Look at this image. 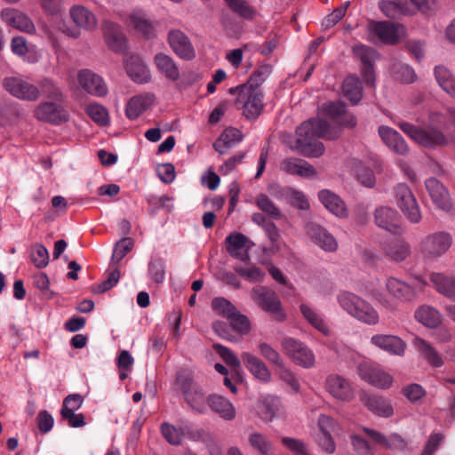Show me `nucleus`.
<instances>
[{"mask_svg": "<svg viewBox=\"0 0 455 455\" xmlns=\"http://www.w3.org/2000/svg\"><path fill=\"white\" fill-rule=\"evenodd\" d=\"M339 134L340 130L331 128L326 121L309 119L297 128L295 149L307 157H319L324 153V147L317 139L335 140Z\"/></svg>", "mask_w": 455, "mask_h": 455, "instance_id": "1", "label": "nucleus"}, {"mask_svg": "<svg viewBox=\"0 0 455 455\" xmlns=\"http://www.w3.org/2000/svg\"><path fill=\"white\" fill-rule=\"evenodd\" d=\"M430 124L427 127H418L408 122H399V128L413 141L427 148L444 147L449 140L435 124H442L443 117L438 113H432L429 116Z\"/></svg>", "mask_w": 455, "mask_h": 455, "instance_id": "2", "label": "nucleus"}, {"mask_svg": "<svg viewBox=\"0 0 455 455\" xmlns=\"http://www.w3.org/2000/svg\"><path fill=\"white\" fill-rule=\"evenodd\" d=\"M177 383L189 410L199 415L208 414L210 394H207L204 387L185 373L178 374Z\"/></svg>", "mask_w": 455, "mask_h": 455, "instance_id": "3", "label": "nucleus"}, {"mask_svg": "<svg viewBox=\"0 0 455 455\" xmlns=\"http://www.w3.org/2000/svg\"><path fill=\"white\" fill-rule=\"evenodd\" d=\"M337 299L343 310L357 321L367 325H376L379 323V315L374 307L355 293L340 292Z\"/></svg>", "mask_w": 455, "mask_h": 455, "instance_id": "4", "label": "nucleus"}, {"mask_svg": "<svg viewBox=\"0 0 455 455\" xmlns=\"http://www.w3.org/2000/svg\"><path fill=\"white\" fill-rule=\"evenodd\" d=\"M453 243L452 235L445 230H436L423 236L417 250L423 260L434 262L443 257Z\"/></svg>", "mask_w": 455, "mask_h": 455, "instance_id": "5", "label": "nucleus"}, {"mask_svg": "<svg viewBox=\"0 0 455 455\" xmlns=\"http://www.w3.org/2000/svg\"><path fill=\"white\" fill-rule=\"evenodd\" d=\"M395 202L406 220L412 224H418L422 220L419 204L411 189L404 183H399L394 188Z\"/></svg>", "mask_w": 455, "mask_h": 455, "instance_id": "6", "label": "nucleus"}, {"mask_svg": "<svg viewBox=\"0 0 455 455\" xmlns=\"http://www.w3.org/2000/svg\"><path fill=\"white\" fill-rule=\"evenodd\" d=\"M235 105L247 119L254 120L263 109V93L259 88L241 86Z\"/></svg>", "mask_w": 455, "mask_h": 455, "instance_id": "7", "label": "nucleus"}, {"mask_svg": "<svg viewBox=\"0 0 455 455\" xmlns=\"http://www.w3.org/2000/svg\"><path fill=\"white\" fill-rule=\"evenodd\" d=\"M281 347L284 354L296 364L305 368H310L314 365L315 355L313 351L299 340L286 337L282 339Z\"/></svg>", "mask_w": 455, "mask_h": 455, "instance_id": "8", "label": "nucleus"}, {"mask_svg": "<svg viewBox=\"0 0 455 455\" xmlns=\"http://www.w3.org/2000/svg\"><path fill=\"white\" fill-rule=\"evenodd\" d=\"M358 373L362 379L378 388L387 389L393 383V377L372 362L361 363Z\"/></svg>", "mask_w": 455, "mask_h": 455, "instance_id": "9", "label": "nucleus"}, {"mask_svg": "<svg viewBox=\"0 0 455 455\" xmlns=\"http://www.w3.org/2000/svg\"><path fill=\"white\" fill-rule=\"evenodd\" d=\"M400 28L402 27L399 24L389 21L371 22L368 27V37L373 43L394 44L400 38Z\"/></svg>", "mask_w": 455, "mask_h": 455, "instance_id": "10", "label": "nucleus"}, {"mask_svg": "<svg viewBox=\"0 0 455 455\" xmlns=\"http://www.w3.org/2000/svg\"><path fill=\"white\" fill-rule=\"evenodd\" d=\"M252 299L264 311L276 315L280 320L283 319L282 303L273 290L265 286L255 287L252 290Z\"/></svg>", "mask_w": 455, "mask_h": 455, "instance_id": "11", "label": "nucleus"}, {"mask_svg": "<svg viewBox=\"0 0 455 455\" xmlns=\"http://www.w3.org/2000/svg\"><path fill=\"white\" fill-rule=\"evenodd\" d=\"M317 425L321 435L317 437L319 446L325 452L331 454L336 450L335 442L331 436V433L339 435L342 431L339 425L330 416L321 414L318 418Z\"/></svg>", "mask_w": 455, "mask_h": 455, "instance_id": "12", "label": "nucleus"}, {"mask_svg": "<svg viewBox=\"0 0 455 455\" xmlns=\"http://www.w3.org/2000/svg\"><path fill=\"white\" fill-rule=\"evenodd\" d=\"M61 102L53 100L39 104L34 111L36 118L52 124H60L67 122L69 115Z\"/></svg>", "mask_w": 455, "mask_h": 455, "instance_id": "13", "label": "nucleus"}, {"mask_svg": "<svg viewBox=\"0 0 455 455\" xmlns=\"http://www.w3.org/2000/svg\"><path fill=\"white\" fill-rule=\"evenodd\" d=\"M167 43L172 52L181 60H192L196 58V50L189 37L180 29H171L167 34Z\"/></svg>", "mask_w": 455, "mask_h": 455, "instance_id": "14", "label": "nucleus"}, {"mask_svg": "<svg viewBox=\"0 0 455 455\" xmlns=\"http://www.w3.org/2000/svg\"><path fill=\"white\" fill-rule=\"evenodd\" d=\"M3 86L12 96L28 101H36L40 97L37 86L19 77H7L3 81Z\"/></svg>", "mask_w": 455, "mask_h": 455, "instance_id": "15", "label": "nucleus"}, {"mask_svg": "<svg viewBox=\"0 0 455 455\" xmlns=\"http://www.w3.org/2000/svg\"><path fill=\"white\" fill-rule=\"evenodd\" d=\"M426 190L434 205L439 210L449 212L452 209V202L446 187L436 178L431 177L425 180Z\"/></svg>", "mask_w": 455, "mask_h": 455, "instance_id": "16", "label": "nucleus"}, {"mask_svg": "<svg viewBox=\"0 0 455 455\" xmlns=\"http://www.w3.org/2000/svg\"><path fill=\"white\" fill-rule=\"evenodd\" d=\"M1 20L7 26L20 32L34 35L36 32V26L31 18L25 12L15 8H4L0 13Z\"/></svg>", "mask_w": 455, "mask_h": 455, "instance_id": "17", "label": "nucleus"}, {"mask_svg": "<svg viewBox=\"0 0 455 455\" xmlns=\"http://www.w3.org/2000/svg\"><path fill=\"white\" fill-rule=\"evenodd\" d=\"M325 388L338 401L349 402L355 397V390L351 383L337 374H331L326 378Z\"/></svg>", "mask_w": 455, "mask_h": 455, "instance_id": "18", "label": "nucleus"}, {"mask_svg": "<svg viewBox=\"0 0 455 455\" xmlns=\"http://www.w3.org/2000/svg\"><path fill=\"white\" fill-rule=\"evenodd\" d=\"M227 250L235 259L243 262L250 260L249 251L254 245L244 235L232 233L226 238Z\"/></svg>", "mask_w": 455, "mask_h": 455, "instance_id": "19", "label": "nucleus"}, {"mask_svg": "<svg viewBox=\"0 0 455 455\" xmlns=\"http://www.w3.org/2000/svg\"><path fill=\"white\" fill-rule=\"evenodd\" d=\"M127 26L146 38L155 36V22L150 19L148 14L141 9L133 10L129 14Z\"/></svg>", "mask_w": 455, "mask_h": 455, "instance_id": "20", "label": "nucleus"}, {"mask_svg": "<svg viewBox=\"0 0 455 455\" xmlns=\"http://www.w3.org/2000/svg\"><path fill=\"white\" fill-rule=\"evenodd\" d=\"M371 344L392 355L403 356L407 345L400 337L390 334H375Z\"/></svg>", "mask_w": 455, "mask_h": 455, "instance_id": "21", "label": "nucleus"}, {"mask_svg": "<svg viewBox=\"0 0 455 455\" xmlns=\"http://www.w3.org/2000/svg\"><path fill=\"white\" fill-rule=\"evenodd\" d=\"M374 219L376 225L391 234L402 232L398 212L389 206H381L375 210Z\"/></svg>", "mask_w": 455, "mask_h": 455, "instance_id": "22", "label": "nucleus"}, {"mask_svg": "<svg viewBox=\"0 0 455 455\" xmlns=\"http://www.w3.org/2000/svg\"><path fill=\"white\" fill-rule=\"evenodd\" d=\"M79 85L88 93L103 97L108 93V86L103 78L91 70L84 69L78 75Z\"/></svg>", "mask_w": 455, "mask_h": 455, "instance_id": "23", "label": "nucleus"}, {"mask_svg": "<svg viewBox=\"0 0 455 455\" xmlns=\"http://www.w3.org/2000/svg\"><path fill=\"white\" fill-rule=\"evenodd\" d=\"M307 235L310 239L325 251H335L338 243L334 236L325 228L316 223H308L306 226Z\"/></svg>", "mask_w": 455, "mask_h": 455, "instance_id": "24", "label": "nucleus"}, {"mask_svg": "<svg viewBox=\"0 0 455 455\" xmlns=\"http://www.w3.org/2000/svg\"><path fill=\"white\" fill-rule=\"evenodd\" d=\"M103 30L108 46L114 52L121 53L127 49V39L120 25L105 21Z\"/></svg>", "mask_w": 455, "mask_h": 455, "instance_id": "25", "label": "nucleus"}, {"mask_svg": "<svg viewBox=\"0 0 455 455\" xmlns=\"http://www.w3.org/2000/svg\"><path fill=\"white\" fill-rule=\"evenodd\" d=\"M209 411L217 414L225 421H233L236 418V409L234 403L219 394H210Z\"/></svg>", "mask_w": 455, "mask_h": 455, "instance_id": "26", "label": "nucleus"}, {"mask_svg": "<svg viewBox=\"0 0 455 455\" xmlns=\"http://www.w3.org/2000/svg\"><path fill=\"white\" fill-rule=\"evenodd\" d=\"M69 17L75 25L80 29L93 31L98 27L96 15L84 5H73L69 9Z\"/></svg>", "mask_w": 455, "mask_h": 455, "instance_id": "27", "label": "nucleus"}, {"mask_svg": "<svg viewBox=\"0 0 455 455\" xmlns=\"http://www.w3.org/2000/svg\"><path fill=\"white\" fill-rule=\"evenodd\" d=\"M379 134L385 145L394 153L402 156L408 154L409 146L398 132L387 126H380Z\"/></svg>", "mask_w": 455, "mask_h": 455, "instance_id": "28", "label": "nucleus"}, {"mask_svg": "<svg viewBox=\"0 0 455 455\" xmlns=\"http://www.w3.org/2000/svg\"><path fill=\"white\" fill-rule=\"evenodd\" d=\"M241 358L244 366L257 379L264 383L271 381V372L261 359L249 352L242 353Z\"/></svg>", "mask_w": 455, "mask_h": 455, "instance_id": "29", "label": "nucleus"}, {"mask_svg": "<svg viewBox=\"0 0 455 455\" xmlns=\"http://www.w3.org/2000/svg\"><path fill=\"white\" fill-rule=\"evenodd\" d=\"M154 63L157 71L165 78L172 82L179 80L180 68L172 56L164 52H157L154 56Z\"/></svg>", "mask_w": 455, "mask_h": 455, "instance_id": "30", "label": "nucleus"}, {"mask_svg": "<svg viewBox=\"0 0 455 455\" xmlns=\"http://www.w3.org/2000/svg\"><path fill=\"white\" fill-rule=\"evenodd\" d=\"M318 198L323 206L339 218L348 216V211L343 200L335 193L323 189L318 193Z\"/></svg>", "mask_w": 455, "mask_h": 455, "instance_id": "31", "label": "nucleus"}, {"mask_svg": "<svg viewBox=\"0 0 455 455\" xmlns=\"http://www.w3.org/2000/svg\"><path fill=\"white\" fill-rule=\"evenodd\" d=\"M281 169L288 174L311 178L316 175L315 167L305 160L286 158L281 163Z\"/></svg>", "mask_w": 455, "mask_h": 455, "instance_id": "32", "label": "nucleus"}, {"mask_svg": "<svg viewBox=\"0 0 455 455\" xmlns=\"http://www.w3.org/2000/svg\"><path fill=\"white\" fill-rule=\"evenodd\" d=\"M156 100L154 93L147 92L132 97L126 106V116L129 119L138 118L144 111L152 106Z\"/></svg>", "mask_w": 455, "mask_h": 455, "instance_id": "33", "label": "nucleus"}, {"mask_svg": "<svg viewBox=\"0 0 455 455\" xmlns=\"http://www.w3.org/2000/svg\"><path fill=\"white\" fill-rule=\"evenodd\" d=\"M412 345L431 366L439 368L443 365L444 362L441 354L428 341L419 337H415L412 340Z\"/></svg>", "mask_w": 455, "mask_h": 455, "instance_id": "34", "label": "nucleus"}, {"mask_svg": "<svg viewBox=\"0 0 455 455\" xmlns=\"http://www.w3.org/2000/svg\"><path fill=\"white\" fill-rule=\"evenodd\" d=\"M128 76L136 83L144 84L150 80V72L144 61L138 56H131L126 60Z\"/></svg>", "mask_w": 455, "mask_h": 455, "instance_id": "35", "label": "nucleus"}, {"mask_svg": "<svg viewBox=\"0 0 455 455\" xmlns=\"http://www.w3.org/2000/svg\"><path fill=\"white\" fill-rule=\"evenodd\" d=\"M386 290L392 298L400 301L411 300L415 295L414 289L411 286L395 277L387 279Z\"/></svg>", "mask_w": 455, "mask_h": 455, "instance_id": "36", "label": "nucleus"}, {"mask_svg": "<svg viewBox=\"0 0 455 455\" xmlns=\"http://www.w3.org/2000/svg\"><path fill=\"white\" fill-rule=\"evenodd\" d=\"M243 140L242 132L233 127L227 128L213 143L214 149L221 155L226 154Z\"/></svg>", "mask_w": 455, "mask_h": 455, "instance_id": "37", "label": "nucleus"}, {"mask_svg": "<svg viewBox=\"0 0 455 455\" xmlns=\"http://www.w3.org/2000/svg\"><path fill=\"white\" fill-rule=\"evenodd\" d=\"M411 249L408 242L403 239H395L385 246V255L394 262H402L411 254Z\"/></svg>", "mask_w": 455, "mask_h": 455, "instance_id": "38", "label": "nucleus"}, {"mask_svg": "<svg viewBox=\"0 0 455 455\" xmlns=\"http://www.w3.org/2000/svg\"><path fill=\"white\" fill-rule=\"evenodd\" d=\"M362 401L370 411L378 416L388 418L394 413L391 402L387 398L377 395H365L362 398Z\"/></svg>", "mask_w": 455, "mask_h": 455, "instance_id": "39", "label": "nucleus"}, {"mask_svg": "<svg viewBox=\"0 0 455 455\" xmlns=\"http://www.w3.org/2000/svg\"><path fill=\"white\" fill-rule=\"evenodd\" d=\"M415 319L426 327L434 329L442 323V316L437 309L430 306L419 307L414 314Z\"/></svg>", "mask_w": 455, "mask_h": 455, "instance_id": "40", "label": "nucleus"}, {"mask_svg": "<svg viewBox=\"0 0 455 455\" xmlns=\"http://www.w3.org/2000/svg\"><path fill=\"white\" fill-rule=\"evenodd\" d=\"M430 281L440 293L455 301L454 277L446 276L440 273H433L430 275Z\"/></svg>", "mask_w": 455, "mask_h": 455, "instance_id": "41", "label": "nucleus"}, {"mask_svg": "<svg viewBox=\"0 0 455 455\" xmlns=\"http://www.w3.org/2000/svg\"><path fill=\"white\" fill-rule=\"evenodd\" d=\"M299 308L303 317L308 322V323L325 336L330 334L327 323L313 307L307 304H301Z\"/></svg>", "mask_w": 455, "mask_h": 455, "instance_id": "42", "label": "nucleus"}, {"mask_svg": "<svg viewBox=\"0 0 455 455\" xmlns=\"http://www.w3.org/2000/svg\"><path fill=\"white\" fill-rule=\"evenodd\" d=\"M342 92L353 104L358 103L363 96L362 84L359 78L355 76H347L343 82Z\"/></svg>", "mask_w": 455, "mask_h": 455, "instance_id": "43", "label": "nucleus"}, {"mask_svg": "<svg viewBox=\"0 0 455 455\" xmlns=\"http://www.w3.org/2000/svg\"><path fill=\"white\" fill-rule=\"evenodd\" d=\"M228 8L240 18L252 20L256 15V9L246 0H224Z\"/></svg>", "mask_w": 455, "mask_h": 455, "instance_id": "44", "label": "nucleus"}, {"mask_svg": "<svg viewBox=\"0 0 455 455\" xmlns=\"http://www.w3.org/2000/svg\"><path fill=\"white\" fill-rule=\"evenodd\" d=\"M250 446L261 455H272L273 445L268 437L259 432H251L248 436Z\"/></svg>", "mask_w": 455, "mask_h": 455, "instance_id": "45", "label": "nucleus"}, {"mask_svg": "<svg viewBox=\"0 0 455 455\" xmlns=\"http://www.w3.org/2000/svg\"><path fill=\"white\" fill-rule=\"evenodd\" d=\"M381 12L388 18L398 19L407 13V7L401 0H382L379 3Z\"/></svg>", "mask_w": 455, "mask_h": 455, "instance_id": "46", "label": "nucleus"}, {"mask_svg": "<svg viewBox=\"0 0 455 455\" xmlns=\"http://www.w3.org/2000/svg\"><path fill=\"white\" fill-rule=\"evenodd\" d=\"M212 308L215 314L227 318L234 317L237 308L227 299L217 297L212 300Z\"/></svg>", "mask_w": 455, "mask_h": 455, "instance_id": "47", "label": "nucleus"}, {"mask_svg": "<svg viewBox=\"0 0 455 455\" xmlns=\"http://www.w3.org/2000/svg\"><path fill=\"white\" fill-rule=\"evenodd\" d=\"M40 93L42 92L46 98L54 101H62L63 93L60 87L49 78H44L39 83Z\"/></svg>", "mask_w": 455, "mask_h": 455, "instance_id": "48", "label": "nucleus"}, {"mask_svg": "<svg viewBox=\"0 0 455 455\" xmlns=\"http://www.w3.org/2000/svg\"><path fill=\"white\" fill-rule=\"evenodd\" d=\"M133 240L130 237H124L119 240L114 248L111 257V266L118 265V263L126 256V254L133 247Z\"/></svg>", "mask_w": 455, "mask_h": 455, "instance_id": "49", "label": "nucleus"}, {"mask_svg": "<svg viewBox=\"0 0 455 455\" xmlns=\"http://www.w3.org/2000/svg\"><path fill=\"white\" fill-rule=\"evenodd\" d=\"M259 354L275 368L282 366L284 362L279 352L267 342H259L258 345Z\"/></svg>", "mask_w": 455, "mask_h": 455, "instance_id": "50", "label": "nucleus"}, {"mask_svg": "<svg viewBox=\"0 0 455 455\" xmlns=\"http://www.w3.org/2000/svg\"><path fill=\"white\" fill-rule=\"evenodd\" d=\"M256 205L272 219L281 218V212L274 202L265 194H259L255 199Z\"/></svg>", "mask_w": 455, "mask_h": 455, "instance_id": "51", "label": "nucleus"}, {"mask_svg": "<svg viewBox=\"0 0 455 455\" xmlns=\"http://www.w3.org/2000/svg\"><path fill=\"white\" fill-rule=\"evenodd\" d=\"M272 72V67L268 64H264L258 67L251 74L249 81L243 86H251L253 88H259V86L267 80Z\"/></svg>", "mask_w": 455, "mask_h": 455, "instance_id": "52", "label": "nucleus"}, {"mask_svg": "<svg viewBox=\"0 0 455 455\" xmlns=\"http://www.w3.org/2000/svg\"><path fill=\"white\" fill-rule=\"evenodd\" d=\"M281 402L276 396L268 395L264 398L261 408V416L265 420H271L278 413Z\"/></svg>", "mask_w": 455, "mask_h": 455, "instance_id": "53", "label": "nucleus"}, {"mask_svg": "<svg viewBox=\"0 0 455 455\" xmlns=\"http://www.w3.org/2000/svg\"><path fill=\"white\" fill-rule=\"evenodd\" d=\"M87 115L99 125L104 126L108 124V110L100 104L92 103L86 107Z\"/></svg>", "mask_w": 455, "mask_h": 455, "instance_id": "54", "label": "nucleus"}, {"mask_svg": "<svg viewBox=\"0 0 455 455\" xmlns=\"http://www.w3.org/2000/svg\"><path fill=\"white\" fill-rule=\"evenodd\" d=\"M31 260L37 268H44L49 263V252L45 246L36 243L31 249Z\"/></svg>", "mask_w": 455, "mask_h": 455, "instance_id": "55", "label": "nucleus"}, {"mask_svg": "<svg viewBox=\"0 0 455 455\" xmlns=\"http://www.w3.org/2000/svg\"><path fill=\"white\" fill-rule=\"evenodd\" d=\"M234 270L241 276L250 282H261L264 279L265 273L258 267L251 265L249 267L235 266Z\"/></svg>", "mask_w": 455, "mask_h": 455, "instance_id": "56", "label": "nucleus"}, {"mask_svg": "<svg viewBox=\"0 0 455 455\" xmlns=\"http://www.w3.org/2000/svg\"><path fill=\"white\" fill-rule=\"evenodd\" d=\"M283 195L293 206L299 210L309 208V202L302 192L293 188H286L283 190Z\"/></svg>", "mask_w": 455, "mask_h": 455, "instance_id": "57", "label": "nucleus"}, {"mask_svg": "<svg viewBox=\"0 0 455 455\" xmlns=\"http://www.w3.org/2000/svg\"><path fill=\"white\" fill-rule=\"evenodd\" d=\"M353 52L360 59L362 65L374 63L379 58V53L376 50L363 44L355 45L353 49Z\"/></svg>", "mask_w": 455, "mask_h": 455, "instance_id": "58", "label": "nucleus"}, {"mask_svg": "<svg viewBox=\"0 0 455 455\" xmlns=\"http://www.w3.org/2000/svg\"><path fill=\"white\" fill-rule=\"evenodd\" d=\"M148 275L156 283H162L164 281L165 270L164 264L162 259H154L149 261Z\"/></svg>", "mask_w": 455, "mask_h": 455, "instance_id": "59", "label": "nucleus"}, {"mask_svg": "<svg viewBox=\"0 0 455 455\" xmlns=\"http://www.w3.org/2000/svg\"><path fill=\"white\" fill-rule=\"evenodd\" d=\"M228 320L232 329L241 335L247 334L251 330L248 318L244 315H242L238 310L235 312L234 317H230Z\"/></svg>", "mask_w": 455, "mask_h": 455, "instance_id": "60", "label": "nucleus"}, {"mask_svg": "<svg viewBox=\"0 0 455 455\" xmlns=\"http://www.w3.org/2000/svg\"><path fill=\"white\" fill-rule=\"evenodd\" d=\"M161 432L169 443L179 445L181 443V432L174 426L164 423L161 427Z\"/></svg>", "mask_w": 455, "mask_h": 455, "instance_id": "61", "label": "nucleus"}, {"mask_svg": "<svg viewBox=\"0 0 455 455\" xmlns=\"http://www.w3.org/2000/svg\"><path fill=\"white\" fill-rule=\"evenodd\" d=\"M110 272L108 278L98 286V292H105L114 287L119 281L120 271L117 265L111 266L109 263Z\"/></svg>", "mask_w": 455, "mask_h": 455, "instance_id": "62", "label": "nucleus"}, {"mask_svg": "<svg viewBox=\"0 0 455 455\" xmlns=\"http://www.w3.org/2000/svg\"><path fill=\"white\" fill-rule=\"evenodd\" d=\"M275 369L279 378L284 382H286L289 386H291L292 389H294L295 391H298L299 389V383L297 378L291 371V370H289L285 366L284 362L282 363V366H277Z\"/></svg>", "mask_w": 455, "mask_h": 455, "instance_id": "63", "label": "nucleus"}, {"mask_svg": "<svg viewBox=\"0 0 455 455\" xmlns=\"http://www.w3.org/2000/svg\"><path fill=\"white\" fill-rule=\"evenodd\" d=\"M393 69L397 75L398 78H400L404 83H412L416 78L413 68L407 64L395 63L394 64Z\"/></svg>", "mask_w": 455, "mask_h": 455, "instance_id": "64", "label": "nucleus"}]
</instances>
